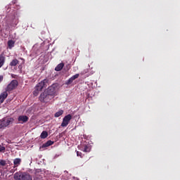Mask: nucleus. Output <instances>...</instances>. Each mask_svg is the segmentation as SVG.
Here are the masks:
<instances>
[{
  "label": "nucleus",
  "instance_id": "obj_1",
  "mask_svg": "<svg viewBox=\"0 0 180 180\" xmlns=\"http://www.w3.org/2000/svg\"><path fill=\"white\" fill-rule=\"evenodd\" d=\"M15 180H33L32 175L27 172H17L14 174Z\"/></svg>",
  "mask_w": 180,
  "mask_h": 180
},
{
  "label": "nucleus",
  "instance_id": "obj_2",
  "mask_svg": "<svg viewBox=\"0 0 180 180\" xmlns=\"http://www.w3.org/2000/svg\"><path fill=\"white\" fill-rule=\"evenodd\" d=\"M53 98V95L49 94L47 91H44L41 94L39 99L40 102H42L44 103H48V102H50V101H51Z\"/></svg>",
  "mask_w": 180,
  "mask_h": 180
},
{
  "label": "nucleus",
  "instance_id": "obj_3",
  "mask_svg": "<svg viewBox=\"0 0 180 180\" xmlns=\"http://www.w3.org/2000/svg\"><path fill=\"white\" fill-rule=\"evenodd\" d=\"M15 120L13 118H4L0 120V129H5V127H8L9 124H12Z\"/></svg>",
  "mask_w": 180,
  "mask_h": 180
},
{
  "label": "nucleus",
  "instance_id": "obj_4",
  "mask_svg": "<svg viewBox=\"0 0 180 180\" xmlns=\"http://www.w3.org/2000/svg\"><path fill=\"white\" fill-rule=\"evenodd\" d=\"M18 85H19V82L18 80H12L10 84L6 88V91L7 92H11V91H13V89H16L18 88Z\"/></svg>",
  "mask_w": 180,
  "mask_h": 180
},
{
  "label": "nucleus",
  "instance_id": "obj_5",
  "mask_svg": "<svg viewBox=\"0 0 180 180\" xmlns=\"http://www.w3.org/2000/svg\"><path fill=\"white\" fill-rule=\"evenodd\" d=\"M48 84H49V79H45L36 85L35 89H37L38 91H41L42 89H44V88H47Z\"/></svg>",
  "mask_w": 180,
  "mask_h": 180
},
{
  "label": "nucleus",
  "instance_id": "obj_6",
  "mask_svg": "<svg viewBox=\"0 0 180 180\" xmlns=\"http://www.w3.org/2000/svg\"><path fill=\"white\" fill-rule=\"evenodd\" d=\"M71 119H72V115L70 114H68V115H65L64 118L63 119V122L61 123L62 127H67L68 126Z\"/></svg>",
  "mask_w": 180,
  "mask_h": 180
},
{
  "label": "nucleus",
  "instance_id": "obj_7",
  "mask_svg": "<svg viewBox=\"0 0 180 180\" xmlns=\"http://www.w3.org/2000/svg\"><path fill=\"white\" fill-rule=\"evenodd\" d=\"M18 120L19 123H26L29 120V117H27V115H20L18 116Z\"/></svg>",
  "mask_w": 180,
  "mask_h": 180
},
{
  "label": "nucleus",
  "instance_id": "obj_8",
  "mask_svg": "<svg viewBox=\"0 0 180 180\" xmlns=\"http://www.w3.org/2000/svg\"><path fill=\"white\" fill-rule=\"evenodd\" d=\"M79 77V74H76L73 76H72L68 81L65 82V85H71L72 82H74L77 78Z\"/></svg>",
  "mask_w": 180,
  "mask_h": 180
},
{
  "label": "nucleus",
  "instance_id": "obj_9",
  "mask_svg": "<svg viewBox=\"0 0 180 180\" xmlns=\"http://www.w3.org/2000/svg\"><path fill=\"white\" fill-rule=\"evenodd\" d=\"M8 98V91L6 90L1 94L0 95V101L1 103H4L6 98Z\"/></svg>",
  "mask_w": 180,
  "mask_h": 180
},
{
  "label": "nucleus",
  "instance_id": "obj_10",
  "mask_svg": "<svg viewBox=\"0 0 180 180\" xmlns=\"http://www.w3.org/2000/svg\"><path fill=\"white\" fill-rule=\"evenodd\" d=\"M49 94V95H52V96L56 94V88L54 85H52L48 88V91H46Z\"/></svg>",
  "mask_w": 180,
  "mask_h": 180
},
{
  "label": "nucleus",
  "instance_id": "obj_11",
  "mask_svg": "<svg viewBox=\"0 0 180 180\" xmlns=\"http://www.w3.org/2000/svg\"><path fill=\"white\" fill-rule=\"evenodd\" d=\"M22 162V159L20 158H15L13 160L14 167L13 168H16L17 167H19Z\"/></svg>",
  "mask_w": 180,
  "mask_h": 180
},
{
  "label": "nucleus",
  "instance_id": "obj_12",
  "mask_svg": "<svg viewBox=\"0 0 180 180\" xmlns=\"http://www.w3.org/2000/svg\"><path fill=\"white\" fill-rule=\"evenodd\" d=\"M7 44H8V48L10 50H12V49H13V47H15V41H13L12 39L8 40L7 42Z\"/></svg>",
  "mask_w": 180,
  "mask_h": 180
},
{
  "label": "nucleus",
  "instance_id": "obj_13",
  "mask_svg": "<svg viewBox=\"0 0 180 180\" xmlns=\"http://www.w3.org/2000/svg\"><path fill=\"white\" fill-rule=\"evenodd\" d=\"M5 60H6L5 55L1 54L0 55V68L1 67H4V64H5Z\"/></svg>",
  "mask_w": 180,
  "mask_h": 180
},
{
  "label": "nucleus",
  "instance_id": "obj_14",
  "mask_svg": "<svg viewBox=\"0 0 180 180\" xmlns=\"http://www.w3.org/2000/svg\"><path fill=\"white\" fill-rule=\"evenodd\" d=\"M63 68H64V63H60L55 68V71H61Z\"/></svg>",
  "mask_w": 180,
  "mask_h": 180
},
{
  "label": "nucleus",
  "instance_id": "obj_15",
  "mask_svg": "<svg viewBox=\"0 0 180 180\" xmlns=\"http://www.w3.org/2000/svg\"><path fill=\"white\" fill-rule=\"evenodd\" d=\"M7 164H11V162L9 160H0V166L1 167H6V165Z\"/></svg>",
  "mask_w": 180,
  "mask_h": 180
},
{
  "label": "nucleus",
  "instance_id": "obj_16",
  "mask_svg": "<svg viewBox=\"0 0 180 180\" xmlns=\"http://www.w3.org/2000/svg\"><path fill=\"white\" fill-rule=\"evenodd\" d=\"M17 64H19V60L16 58L13 59L11 63V67H16Z\"/></svg>",
  "mask_w": 180,
  "mask_h": 180
},
{
  "label": "nucleus",
  "instance_id": "obj_17",
  "mask_svg": "<svg viewBox=\"0 0 180 180\" xmlns=\"http://www.w3.org/2000/svg\"><path fill=\"white\" fill-rule=\"evenodd\" d=\"M82 150L84 153H89V151H91V147H89L88 145H84L82 146Z\"/></svg>",
  "mask_w": 180,
  "mask_h": 180
},
{
  "label": "nucleus",
  "instance_id": "obj_18",
  "mask_svg": "<svg viewBox=\"0 0 180 180\" xmlns=\"http://www.w3.org/2000/svg\"><path fill=\"white\" fill-rule=\"evenodd\" d=\"M49 133L46 131H44L41 132L40 137L41 139H47Z\"/></svg>",
  "mask_w": 180,
  "mask_h": 180
},
{
  "label": "nucleus",
  "instance_id": "obj_19",
  "mask_svg": "<svg viewBox=\"0 0 180 180\" xmlns=\"http://www.w3.org/2000/svg\"><path fill=\"white\" fill-rule=\"evenodd\" d=\"M64 113V110H60L59 111L56 112L54 115L55 117H60Z\"/></svg>",
  "mask_w": 180,
  "mask_h": 180
},
{
  "label": "nucleus",
  "instance_id": "obj_20",
  "mask_svg": "<svg viewBox=\"0 0 180 180\" xmlns=\"http://www.w3.org/2000/svg\"><path fill=\"white\" fill-rule=\"evenodd\" d=\"M40 92V90H38L37 89H35V90L33 91L34 96H37Z\"/></svg>",
  "mask_w": 180,
  "mask_h": 180
},
{
  "label": "nucleus",
  "instance_id": "obj_21",
  "mask_svg": "<svg viewBox=\"0 0 180 180\" xmlns=\"http://www.w3.org/2000/svg\"><path fill=\"white\" fill-rule=\"evenodd\" d=\"M6 148L0 145V153H5Z\"/></svg>",
  "mask_w": 180,
  "mask_h": 180
},
{
  "label": "nucleus",
  "instance_id": "obj_22",
  "mask_svg": "<svg viewBox=\"0 0 180 180\" xmlns=\"http://www.w3.org/2000/svg\"><path fill=\"white\" fill-rule=\"evenodd\" d=\"M46 143L49 146V147H50V146H53V144H54V141H48L46 142Z\"/></svg>",
  "mask_w": 180,
  "mask_h": 180
},
{
  "label": "nucleus",
  "instance_id": "obj_23",
  "mask_svg": "<svg viewBox=\"0 0 180 180\" xmlns=\"http://www.w3.org/2000/svg\"><path fill=\"white\" fill-rule=\"evenodd\" d=\"M47 147H49V145L47 144V142H46L41 146V148H47Z\"/></svg>",
  "mask_w": 180,
  "mask_h": 180
},
{
  "label": "nucleus",
  "instance_id": "obj_24",
  "mask_svg": "<svg viewBox=\"0 0 180 180\" xmlns=\"http://www.w3.org/2000/svg\"><path fill=\"white\" fill-rule=\"evenodd\" d=\"M77 157H82V153H81L79 151H77Z\"/></svg>",
  "mask_w": 180,
  "mask_h": 180
},
{
  "label": "nucleus",
  "instance_id": "obj_25",
  "mask_svg": "<svg viewBox=\"0 0 180 180\" xmlns=\"http://www.w3.org/2000/svg\"><path fill=\"white\" fill-rule=\"evenodd\" d=\"M4 81V76L3 75H0V82Z\"/></svg>",
  "mask_w": 180,
  "mask_h": 180
},
{
  "label": "nucleus",
  "instance_id": "obj_26",
  "mask_svg": "<svg viewBox=\"0 0 180 180\" xmlns=\"http://www.w3.org/2000/svg\"><path fill=\"white\" fill-rule=\"evenodd\" d=\"M0 103H1V100H0Z\"/></svg>",
  "mask_w": 180,
  "mask_h": 180
}]
</instances>
